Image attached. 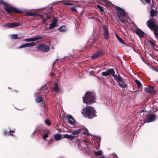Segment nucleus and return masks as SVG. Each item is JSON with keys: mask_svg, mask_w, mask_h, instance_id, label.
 I'll use <instances>...</instances> for the list:
<instances>
[{"mask_svg": "<svg viewBox=\"0 0 158 158\" xmlns=\"http://www.w3.org/2000/svg\"><path fill=\"white\" fill-rule=\"evenodd\" d=\"M96 112L93 107L91 106H86L81 111V113L84 117L89 119L96 117Z\"/></svg>", "mask_w": 158, "mask_h": 158, "instance_id": "1", "label": "nucleus"}, {"mask_svg": "<svg viewBox=\"0 0 158 158\" xmlns=\"http://www.w3.org/2000/svg\"><path fill=\"white\" fill-rule=\"evenodd\" d=\"M77 140L78 142V146L79 149L86 153L89 154L90 150L89 147V143L86 140L84 139H78Z\"/></svg>", "mask_w": 158, "mask_h": 158, "instance_id": "2", "label": "nucleus"}, {"mask_svg": "<svg viewBox=\"0 0 158 158\" xmlns=\"http://www.w3.org/2000/svg\"><path fill=\"white\" fill-rule=\"evenodd\" d=\"M83 102L86 104H91L95 101V95L92 92H87L84 97H82Z\"/></svg>", "mask_w": 158, "mask_h": 158, "instance_id": "3", "label": "nucleus"}, {"mask_svg": "<svg viewBox=\"0 0 158 158\" xmlns=\"http://www.w3.org/2000/svg\"><path fill=\"white\" fill-rule=\"evenodd\" d=\"M146 24L151 30L153 31L155 35L158 40V26L151 19L147 22Z\"/></svg>", "mask_w": 158, "mask_h": 158, "instance_id": "4", "label": "nucleus"}, {"mask_svg": "<svg viewBox=\"0 0 158 158\" xmlns=\"http://www.w3.org/2000/svg\"><path fill=\"white\" fill-rule=\"evenodd\" d=\"M117 12L116 13L120 19L121 21L124 23L126 20L124 18H126V13L124 10L119 7H116Z\"/></svg>", "mask_w": 158, "mask_h": 158, "instance_id": "5", "label": "nucleus"}, {"mask_svg": "<svg viewBox=\"0 0 158 158\" xmlns=\"http://www.w3.org/2000/svg\"><path fill=\"white\" fill-rule=\"evenodd\" d=\"M79 134L81 135L78 136V139H80L81 136H83V137L86 136H89L90 134L88 131V130L84 127H82L79 129Z\"/></svg>", "mask_w": 158, "mask_h": 158, "instance_id": "6", "label": "nucleus"}, {"mask_svg": "<svg viewBox=\"0 0 158 158\" xmlns=\"http://www.w3.org/2000/svg\"><path fill=\"white\" fill-rule=\"evenodd\" d=\"M4 9L8 14H10L12 12L19 13L21 12L17 8L12 6L5 7H4Z\"/></svg>", "mask_w": 158, "mask_h": 158, "instance_id": "7", "label": "nucleus"}, {"mask_svg": "<svg viewBox=\"0 0 158 158\" xmlns=\"http://www.w3.org/2000/svg\"><path fill=\"white\" fill-rule=\"evenodd\" d=\"M38 50H41L44 52H48L49 51L50 48L49 47L44 44H40L36 47Z\"/></svg>", "mask_w": 158, "mask_h": 158, "instance_id": "8", "label": "nucleus"}, {"mask_svg": "<svg viewBox=\"0 0 158 158\" xmlns=\"http://www.w3.org/2000/svg\"><path fill=\"white\" fill-rule=\"evenodd\" d=\"M135 28V32L140 37L143 38L145 36L144 33L140 29L138 28L137 26L134 24Z\"/></svg>", "mask_w": 158, "mask_h": 158, "instance_id": "9", "label": "nucleus"}, {"mask_svg": "<svg viewBox=\"0 0 158 158\" xmlns=\"http://www.w3.org/2000/svg\"><path fill=\"white\" fill-rule=\"evenodd\" d=\"M67 118L68 120V122L70 124V127H74V125L76 124V122L74 120L72 117L69 115L67 116Z\"/></svg>", "mask_w": 158, "mask_h": 158, "instance_id": "10", "label": "nucleus"}, {"mask_svg": "<svg viewBox=\"0 0 158 158\" xmlns=\"http://www.w3.org/2000/svg\"><path fill=\"white\" fill-rule=\"evenodd\" d=\"M20 25V23H10L4 24V26L9 28H13L18 26Z\"/></svg>", "mask_w": 158, "mask_h": 158, "instance_id": "11", "label": "nucleus"}, {"mask_svg": "<svg viewBox=\"0 0 158 158\" xmlns=\"http://www.w3.org/2000/svg\"><path fill=\"white\" fill-rule=\"evenodd\" d=\"M103 54L104 53L102 51L99 50L94 53L92 56L91 57L92 59H95L103 55Z\"/></svg>", "mask_w": 158, "mask_h": 158, "instance_id": "12", "label": "nucleus"}, {"mask_svg": "<svg viewBox=\"0 0 158 158\" xmlns=\"http://www.w3.org/2000/svg\"><path fill=\"white\" fill-rule=\"evenodd\" d=\"M109 75H111L118 81L121 80V78L119 76L114 74V70L113 69H109Z\"/></svg>", "mask_w": 158, "mask_h": 158, "instance_id": "13", "label": "nucleus"}, {"mask_svg": "<svg viewBox=\"0 0 158 158\" xmlns=\"http://www.w3.org/2000/svg\"><path fill=\"white\" fill-rule=\"evenodd\" d=\"M102 29L103 31V35L105 38L107 40L109 38L108 31V28L105 25L102 26Z\"/></svg>", "mask_w": 158, "mask_h": 158, "instance_id": "14", "label": "nucleus"}, {"mask_svg": "<svg viewBox=\"0 0 158 158\" xmlns=\"http://www.w3.org/2000/svg\"><path fill=\"white\" fill-rule=\"evenodd\" d=\"M42 38L41 36H37L35 37L25 39L23 41L26 42H33L35 41L38 40H39Z\"/></svg>", "mask_w": 158, "mask_h": 158, "instance_id": "15", "label": "nucleus"}, {"mask_svg": "<svg viewBox=\"0 0 158 158\" xmlns=\"http://www.w3.org/2000/svg\"><path fill=\"white\" fill-rule=\"evenodd\" d=\"M36 45V43L35 42L29 43L24 44L21 46L19 47V48H22L31 47L34 46Z\"/></svg>", "mask_w": 158, "mask_h": 158, "instance_id": "16", "label": "nucleus"}, {"mask_svg": "<svg viewBox=\"0 0 158 158\" xmlns=\"http://www.w3.org/2000/svg\"><path fill=\"white\" fill-rule=\"evenodd\" d=\"M144 90L146 92L151 94H154L155 92V90L153 87H148L145 88Z\"/></svg>", "mask_w": 158, "mask_h": 158, "instance_id": "17", "label": "nucleus"}, {"mask_svg": "<svg viewBox=\"0 0 158 158\" xmlns=\"http://www.w3.org/2000/svg\"><path fill=\"white\" fill-rule=\"evenodd\" d=\"M57 22L58 21L56 19H54L49 24L48 29H51L56 27V26Z\"/></svg>", "mask_w": 158, "mask_h": 158, "instance_id": "18", "label": "nucleus"}, {"mask_svg": "<svg viewBox=\"0 0 158 158\" xmlns=\"http://www.w3.org/2000/svg\"><path fill=\"white\" fill-rule=\"evenodd\" d=\"M155 116L153 114H150L147 118L146 122H151L153 121L156 119Z\"/></svg>", "mask_w": 158, "mask_h": 158, "instance_id": "19", "label": "nucleus"}, {"mask_svg": "<svg viewBox=\"0 0 158 158\" xmlns=\"http://www.w3.org/2000/svg\"><path fill=\"white\" fill-rule=\"evenodd\" d=\"M119 84V85L121 87L125 88L127 87V85L125 83L123 80H120L118 81Z\"/></svg>", "mask_w": 158, "mask_h": 158, "instance_id": "20", "label": "nucleus"}, {"mask_svg": "<svg viewBox=\"0 0 158 158\" xmlns=\"http://www.w3.org/2000/svg\"><path fill=\"white\" fill-rule=\"evenodd\" d=\"M150 13L151 17H153L156 16L157 14L156 9H154L153 6L151 8Z\"/></svg>", "mask_w": 158, "mask_h": 158, "instance_id": "21", "label": "nucleus"}, {"mask_svg": "<svg viewBox=\"0 0 158 158\" xmlns=\"http://www.w3.org/2000/svg\"><path fill=\"white\" fill-rule=\"evenodd\" d=\"M58 30L60 32H64L67 31V29L65 26H62L60 27Z\"/></svg>", "mask_w": 158, "mask_h": 158, "instance_id": "22", "label": "nucleus"}, {"mask_svg": "<svg viewBox=\"0 0 158 158\" xmlns=\"http://www.w3.org/2000/svg\"><path fill=\"white\" fill-rule=\"evenodd\" d=\"M55 138L56 140L58 141L61 139L62 136L60 134H56L55 135Z\"/></svg>", "mask_w": 158, "mask_h": 158, "instance_id": "23", "label": "nucleus"}, {"mask_svg": "<svg viewBox=\"0 0 158 158\" xmlns=\"http://www.w3.org/2000/svg\"><path fill=\"white\" fill-rule=\"evenodd\" d=\"M53 90L56 92H59V87L57 83H55V84Z\"/></svg>", "mask_w": 158, "mask_h": 158, "instance_id": "24", "label": "nucleus"}, {"mask_svg": "<svg viewBox=\"0 0 158 158\" xmlns=\"http://www.w3.org/2000/svg\"><path fill=\"white\" fill-rule=\"evenodd\" d=\"M72 133L73 134V135H77L79 134V129L77 130H73L72 131Z\"/></svg>", "mask_w": 158, "mask_h": 158, "instance_id": "25", "label": "nucleus"}, {"mask_svg": "<svg viewBox=\"0 0 158 158\" xmlns=\"http://www.w3.org/2000/svg\"><path fill=\"white\" fill-rule=\"evenodd\" d=\"M64 137L66 138L71 139H72L74 137L72 135H69L68 134H65L64 135Z\"/></svg>", "mask_w": 158, "mask_h": 158, "instance_id": "26", "label": "nucleus"}, {"mask_svg": "<svg viewBox=\"0 0 158 158\" xmlns=\"http://www.w3.org/2000/svg\"><path fill=\"white\" fill-rule=\"evenodd\" d=\"M102 75L104 77H107L109 75V70L102 73Z\"/></svg>", "mask_w": 158, "mask_h": 158, "instance_id": "27", "label": "nucleus"}, {"mask_svg": "<svg viewBox=\"0 0 158 158\" xmlns=\"http://www.w3.org/2000/svg\"><path fill=\"white\" fill-rule=\"evenodd\" d=\"M94 154L96 156H99L102 155V152L101 150H99L98 151L95 152Z\"/></svg>", "mask_w": 158, "mask_h": 158, "instance_id": "28", "label": "nucleus"}, {"mask_svg": "<svg viewBox=\"0 0 158 158\" xmlns=\"http://www.w3.org/2000/svg\"><path fill=\"white\" fill-rule=\"evenodd\" d=\"M42 100V98L41 97H37L36 99V102L39 103L41 102Z\"/></svg>", "mask_w": 158, "mask_h": 158, "instance_id": "29", "label": "nucleus"}, {"mask_svg": "<svg viewBox=\"0 0 158 158\" xmlns=\"http://www.w3.org/2000/svg\"><path fill=\"white\" fill-rule=\"evenodd\" d=\"M26 15L27 16H35V14L31 12L27 13Z\"/></svg>", "mask_w": 158, "mask_h": 158, "instance_id": "30", "label": "nucleus"}, {"mask_svg": "<svg viewBox=\"0 0 158 158\" xmlns=\"http://www.w3.org/2000/svg\"><path fill=\"white\" fill-rule=\"evenodd\" d=\"M11 38L13 39H16L19 38L17 37V35L13 34L11 35Z\"/></svg>", "mask_w": 158, "mask_h": 158, "instance_id": "31", "label": "nucleus"}, {"mask_svg": "<svg viewBox=\"0 0 158 158\" xmlns=\"http://www.w3.org/2000/svg\"><path fill=\"white\" fill-rule=\"evenodd\" d=\"M135 82L139 87H140L141 86V83L139 81L136 80H135Z\"/></svg>", "mask_w": 158, "mask_h": 158, "instance_id": "32", "label": "nucleus"}, {"mask_svg": "<svg viewBox=\"0 0 158 158\" xmlns=\"http://www.w3.org/2000/svg\"><path fill=\"white\" fill-rule=\"evenodd\" d=\"M97 7L99 9V10L101 12H102L103 11V8L100 5H97Z\"/></svg>", "mask_w": 158, "mask_h": 158, "instance_id": "33", "label": "nucleus"}, {"mask_svg": "<svg viewBox=\"0 0 158 158\" xmlns=\"http://www.w3.org/2000/svg\"><path fill=\"white\" fill-rule=\"evenodd\" d=\"M45 124H47V125H48V126H49V125H51V122L49 120H48V119H46L45 120Z\"/></svg>", "mask_w": 158, "mask_h": 158, "instance_id": "34", "label": "nucleus"}, {"mask_svg": "<svg viewBox=\"0 0 158 158\" xmlns=\"http://www.w3.org/2000/svg\"><path fill=\"white\" fill-rule=\"evenodd\" d=\"M110 157H113V158H118V157L115 154H112L110 155Z\"/></svg>", "mask_w": 158, "mask_h": 158, "instance_id": "35", "label": "nucleus"}, {"mask_svg": "<svg viewBox=\"0 0 158 158\" xmlns=\"http://www.w3.org/2000/svg\"><path fill=\"white\" fill-rule=\"evenodd\" d=\"M148 42L150 43L152 46L153 47H154L155 45V44L152 41H151L150 40H148Z\"/></svg>", "mask_w": 158, "mask_h": 158, "instance_id": "36", "label": "nucleus"}, {"mask_svg": "<svg viewBox=\"0 0 158 158\" xmlns=\"http://www.w3.org/2000/svg\"><path fill=\"white\" fill-rule=\"evenodd\" d=\"M48 137V133L44 134L43 136V139H46Z\"/></svg>", "mask_w": 158, "mask_h": 158, "instance_id": "37", "label": "nucleus"}, {"mask_svg": "<svg viewBox=\"0 0 158 158\" xmlns=\"http://www.w3.org/2000/svg\"><path fill=\"white\" fill-rule=\"evenodd\" d=\"M71 10L73 11H76V8L75 6H73L71 8Z\"/></svg>", "mask_w": 158, "mask_h": 158, "instance_id": "38", "label": "nucleus"}, {"mask_svg": "<svg viewBox=\"0 0 158 158\" xmlns=\"http://www.w3.org/2000/svg\"><path fill=\"white\" fill-rule=\"evenodd\" d=\"M35 16L37 17V16H41L42 18H43V16L41 14H35Z\"/></svg>", "mask_w": 158, "mask_h": 158, "instance_id": "39", "label": "nucleus"}, {"mask_svg": "<svg viewBox=\"0 0 158 158\" xmlns=\"http://www.w3.org/2000/svg\"><path fill=\"white\" fill-rule=\"evenodd\" d=\"M10 132H13V133H15V131H13V130H10L9 131V133L8 134V135H11V136H13V135L12 134H11L10 133Z\"/></svg>", "mask_w": 158, "mask_h": 158, "instance_id": "40", "label": "nucleus"}, {"mask_svg": "<svg viewBox=\"0 0 158 158\" xmlns=\"http://www.w3.org/2000/svg\"><path fill=\"white\" fill-rule=\"evenodd\" d=\"M119 41L122 44H125V43L124 42L123 40L122 39H121V40H119Z\"/></svg>", "mask_w": 158, "mask_h": 158, "instance_id": "41", "label": "nucleus"}, {"mask_svg": "<svg viewBox=\"0 0 158 158\" xmlns=\"http://www.w3.org/2000/svg\"><path fill=\"white\" fill-rule=\"evenodd\" d=\"M153 6V8L154 9H156V6L155 5V4H153L152 5V6H151V8Z\"/></svg>", "mask_w": 158, "mask_h": 158, "instance_id": "42", "label": "nucleus"}, {"mask_svg": "<svg viewBox=\"0 0 158 158\" xmlns=\"http://www.w3.org/2000/svg\"><path fill=\"white\" fill-rule=\"evenodd\" d=\"M63 4L64 5H72L73 4L70 3H63Z\"/></svg>", "mask_w": 158, "mask_h": 158, "instance_id": "43", "label": "nucleus"}, {"mask_svg": "<svg viewBox=\"0 0 158 158\" xmlns=\"http://www.w3.org/2000/svg\"><path fill=\"white\" fill-rule=\"evenodd\" d=\"M109 7L114 6V5H113L109 1Z\"/></svg>", "mask_w": 158, "mask_h": 158, "instance_id": "44", "label": "nucleus"}, {"mask_svg": "<svg viewBox=\"0 0 158 158\" xmlns=\"http://www.w3.org/2000/svg\"><path fill=\"white\" fill-rule=\"evenodd\" d=\"M42 18L43 19V20L42 21V23H45L46 21V20L44 19L43 17Z\"/></svg>", "mask_w": 158, "mask_h": 158, "instance_id": "45", "label": "nucleus"}, {"mask_svg": "<svg viewBox=\"0 0 158 158\" xmlns=\"http://www.w3.org/2000/svg\"><path fill=\"white\" fill-rule=\"evenodd\" d=\"M145 2L147 3H148L150 2V0H145Z\"/></svg>", "mask_w": 158, "mask_h": 158, "instance_id": "46", "label": "nucleus"}, {"mask_svg": "<svg viewBox=\"0 0 158 158\" xmlns=\"http://www.w3.org/2000/svg\"><path fill=\"white\" fill-rule=\"evenodd\" d=\"M116 35L118 39H119V38H120L117 34H116Z\"/></svg>", "mask_w": 158, "mask_h": 158, "instance_id": "47", "label": "nucleus"}, {"mask_svg": "<svg viewBox=\"0 0 158 158\" xmlns=\"http://www.w3.org/2000/svg\"><path fill=\"white\" fill-rule=\"evenodd\" d=\"M7 132L6 131H5L4 132V135H6V134H7Z\"/></svg>", "mask_w": 158, "mask_h": 158, "instance_id": "48", "label": "nucleus"}, {"mask_svg": "<svg viewBox=\"0 0 158 158\" xmlns=\"http://www.w3.org/2000/svg\"><path fill=\"white\" fill-rule=\"evenodd\" d=\"M99 158H105V157L104 156H102L100 157Z\"/></svg>", "mask_w": 158, "mask_h": 158, "instance_id": "49", "label": "nucleus"}, {"mask_svg": "<svg viewBox=\"0 0 158 158\" xmlns=\"http://www.w3.org/2000/svg\"><path fill=\"white\" fill-rule=\"evenodd\" d=\"M48 29V28H47V27H46L45 28V29H44V30H47V29Z\"/></svg>", "mask_w": 158, "mask_h": 158, "instance_id": "50", "label": "nucleus"}, {"mask_svg": "<svg viewBox=\"0 0 158 158\" xmlns=\"http://www.w3.org/2000/svg\"><path fill=\"white\" fill-rule=\"evenodd\" d=\"M72 131H73V130H70L69 131V132L72 133Z\"/></svg>", "mask_w": 158, "mask_h": 158, "instance_id": "51", "label": "nucleus"}, {"mask_svg": "<svg viewBox=\"0 0 158 158\" xmlns=\"http://www.w3.org/2000/svg\"><path fill=\"white\" fill-rule=\"evenodd\" d=\"M121 39H122L121 38H119L118 40V41H119V40H121Z\"/></svg>", "mask_w": 158, "mask_h": 158, "instance_id": "52", "label": "nucleus"}, {"mask_svg": "<svg viewBox=\"0 0 158 158\" xmlns=\"http://www.w3.org/2000/svg\"><path fill=\"white\" fill-rule=\"evenodd\" d=\"M37 10V9H36V10H35V9H31V10H30V11L33 10Z\"/></svg>", "mask_w": 158, "mask_h": 158, "instance_id": "53", "label": "nucleus"}, {"mask_svg": "<svg viewBox=\"0 0 158 158\" xmlns=\"http://www.w3.org/2000/svg\"><path fill=\"white\" fill-rule=\"evenodd\" d=\"M37 131V129H36L33 132H34L35 131Z\"/></svg>", "mask_w": 158, "mask_h": 158, "instance_id": "54", "label": "nucleus"}, {"mask_svg": "<svg viewBox=\"0 0 158 158\" xmlns=\"http://www.w3.org/2000/svg\"><path fill=\"white\" fill-rule=\"evenodd\" d=\"M66 57V56H65V57H64L63 58H65Z\"/></svg>", "mask_w": 158, "mask_h": 158, "instance_id": "55", "label": "nucleus"}]
</instances>
